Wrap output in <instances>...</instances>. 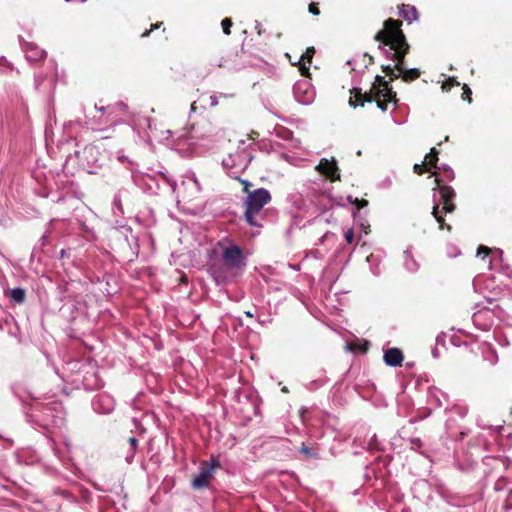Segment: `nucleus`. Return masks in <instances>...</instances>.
I'll return each instance as SVG.
<instances>
[{
    "instance_id": "40",
    "label": "nucleus",
    "mask_w": 512,
    "mask_h": 512,
    "mask_svg": "<svg viewBox=\"0 0 512 512\" xmlns=\"http://www.w3.org/2000/svg\"><path fill=\"white\" fill-rule=\"evenodd\" d=\"M149 34V31H146L145 33H143L142 36H147Z\"/></svg>"
},
{
    "instance_id": "5",
    "label": "nucleus",
    "mask_w": 512,
    "mask_h": 512,
    "mask_svg": "<svg viewBox=\"0 0 512 512\" xmlns=\"http://www.w3.org/2000/svg\"><path fill=\"white\" fill-rule=\"evenodd\" d=\"M222 257L225 264L231 268H238L244 264L243 252L236 245L225 247L222 253Z\"/></svg>"
},
{
    "instance_id": "4",
    "label": "nucleus",
    "mask_w": 512,
    "mask_h": 512,
    "mask_svg": "<svg viewBox=\"0 0 512 512\" xmlns=\"http://www.w3.org/2000/svg\"><path fill=\"white\" fill-rule=\"evenodd\" d=\"M219 467V463L216 460H212L210 463L204 461L199 467L198 473L194 476L192 486L195 489H201L207 487L213 478L215 470Z\"/></svg>"
},
{
    "instance_id": "20",
    "label": "nucleus",
    "mask_w": 512,
    "mask_h": 512,
    "mask_svg": "<svg viewBox=\"0 0 512 512\" xmlns=\"http://www.w3.org/2000/svg\"><path fill=\"white\" fill-rule=\"evenodd\" d=\"M213 277L218 283H223L225 281V277L215 270L213 271Z\"/></svg>"
},
{
    "instance_id": "1",
    "label": "nucleus",
    "mask_w": 512,
    "mask_h": 512,
    "mask_svg": "<svg viewBox=\"0 0 512 512\" xmlns=\"http://www.w3.org/2000/svg\"><path fill=\"white\" fill-rule=\"evenodd\" d=\"M400 26L401 22L398 20H386L384 28L376 34L375 40L382 42L385 46H389L388 53L396 61V71H399L403 80L408 82L417 79L420 76V71L415 68H404V59L409 51V45Z\"/></svg>"
},
{
    "instance_id": "15",
    "label": "nucleus",
    "mask_w": 512,
    "mask_h": 512,
    "mask_svg": "<svg viewBox=\"0 0 512 512\" xmlns=\"http://www.w3.org/2000/svg\"><path fill=\"white\" fill-rule=\"evenodd\" d=\"M432 214L435 217L436 221L440 224V229H443L444 228V218L442 215L439 214V208H438L437 204L434 205Z\"/></svg>"
},
{
    "instance_id": "32",
    "label": "nucleus",
    "mask_w": 512,
    "mask_h": 512,
    "mask_svg": "<svg viewBox=\"0 0 512 512\" xmlns=\"http://www.w3.org/2000/svg\"><path fill=\"white\" fill-rule=\"evenodd\" d=\"M210 99H211V105H212V106L217 105V103H218V102H217V99H216V97H215V96H211V98H210Z\"/></svg>"
},
{
    "instance_id": "42",
    "label": "nucleus",
    "mask_w": 512,
    "mask_h": 512,
    "mask_svg": "<svg viewBox=\"0 0 512 512\" xmlns=\"http://www.w3.org/2000/svg\"><path fill=\"white\" fill-rule=\"evenodd\" d=\"M282 391H283V392H287L288 390H287V388H286V387H284V388L282 389Z\"/></svg>"
},
{
    "instance_id": "10",
    "label": "nucleus",
    "mask_w": 512,
    "mask_h": 512,
    "mask_svg": "<svg viewBox=\"0 0 512 512\" xmlns=\"http://www.w3.org/2000/svg\"><path fill=\"white\" fill-rule=\"evenodd\" d=\"M315 53L314 47L307 48L306 52L301 56L300 61L303 62L300 65V70L303 75L307 76L309 73V67L306 66V63L310 64Z\"/></svg>"
},
{
    "instance_id": "31",
    "label": "nucleus",
    "mask_w": 512,
    "mask_h": 512,
    "mask_svg": "<svg viewBox=\"0 0 512 512\" xmlns=\"http://www.w3.org/2000/svg\"><path fill=\"white\" fill-rule=\"evenodd\" d=\"M450 81H451L450 84L445 83V84L442 85V89L443 90H448L450 88V86L453 85V81L452 80H450Z\"/></svg>"
},
{
    "instance_id": "6",
    "label": "nucleus",
    "mask_w": 512,
    "mask_h": 512,
    "mask_svg": "<svg viewBox=\"0 0 512 512\" xmlns=\"http://www.w3.org/2000/svg\"><path fill=\"white\" fill-rule=\"evenodd\" d=\"M316 170L331 181L340 180L339 169L334 159L322 158L316 166Z\"/></svg>"
},
{
    "instance_id": "2",
    "label": "nucleus",
    "mask_w": 512,
    "mask_h": 512,
    "mask_svg": "<svg viewBox=\"0 0 512 512\" xmlns=\"http://www.w3.org/2000/svg\"><path fill=\"white\" fill-rule=\"evenodd\" d=\"M355 98L362 100V102L375 101L377 106L385 111L387 109L388 102H396V93L389 86V83L384 80L381 76H376L375 83L371 87L369 92L362 94L360 91H356ZM363 105V103H361Z\"/></svg>"
},
{
    "instance_id": "23",
    "label": "nucleus",
    "mask_w": 512,
    "mask_h": 512,
    "mask_svg": "<svg viewBox=\"0 0 512 512\" xmlns=\"http://www.w3.org/2000/svg\"><path fill=\"white\" fill-rule=\"evenodd\" d=\"M309 12L314 14V15H318L319 14V9L317 7V5L315 3H311L309 5Z\"/></svg>"
},
{
    "instance_id": "17",
    "label": "nucleus",
    "mask_w": 512,
    "mask_h": 512,
    "mask_svg": "<svg viewBox=\"0 0 512 512\" xmlns=\"http://www.w3.org/2000/svg\"><path fill=\"white\" fill-rule=\"evenodd\" d=\"M306 457H315L316 456V453L313 452V450L307 446H305L304 444L302 445L301 447V450H300Z\"/></svg>"
},
{
    "instance_id": "33",
    "label": "nucleus",
    "mask_w": 512,
    "mask_h": 512,
    "mask_svg": "<svg viewBox=\"0 0 512 512\" xmlns=\"http://www.w3.org/2000/svg\"><path fill=\"white\" fill-rule=\"evenodd\" d=\"M411 443H412V445H417V446H420V444H421L419 439H412Z\"/></svg>"
},
{
    "instance_id": "30",
    "label": "nucleus",
    "mask_w": 512,
    "mask_h": 512,
    "mask_svg": "<svg viewBox=\"0 0 512 512\" xmlns=\"http://www.w3.org/2000/svg\"><path fill=\"white\" fill-rule=\"evenodd\" d=\"M129 442H130V444H131V446H132V447H136V445H137V440H136V438H134V437L130 438V439H129Z\"/></svg>"
},
{
    "instance_id": "22",
    "label": "nucleus",
    "mask_w": 512,
    "mask_h": 512,
    "mask_svg": "<svg viewBox=\"0 0 512 512\" xmlns=\"http://www.w3.org/2000/svg\"><path fill=\"white\" fill-rule=\"evenodd\" d=\"M424 166L425 164H415L414 165V172L417 174H422L424 172Z\"/></svg>"
},
{
    "instance_id": "3",
    "label": "nucleus",
    "mask_w": 512,
    "mask_h": 512,
    "mask_svg": "<svg viewBox=\"0 0 512 512\" xmlns=\"http://www.w3.org/2000/svg\"><path fill=\"white\" fill-rule=\"evenodd\" d=\"M270 200L271 195L269 191L264 188H259L252 193H249L245 201V219L251 226H261L257 222L256 216L260 213L262 208L270 202Z\"/></svg>"
},
{
    "instance_id": "18",
    "label": "nucleus",
    "mask_w": 512,
    "mask_h": 512,
    "mask_svg": "<svg viewBox=\"0 0 512 512\" xmlns=\"http://www.w3.org/2000/svg\"><path fill=\"white\" fill-rule=\"evenodd\" d=\"M237 179H238V180L241 182V184L243 185V191H244V192L247 194V196H248V195H249V193H251V192H250V190H249V188L252 186V184H251L249 181H247V180L240 179V178H237Z\"/></svg>"
},
{
    "instance_id": "26",
    "label": "nucleus",
    "mask_w": 512,
    "mask_h": 512,
    "mask_svg": "<svg viewBox=\"0 0 512 512\" xmlns=\"http://www.w3.org/2000/svg\"><path fill=\"white\" fill-rule=\"evenodd\" d=\"M406 267H407L409 270L414 271V270H416V268H417V264L415 263V261H414V260H411V261H409V262H407V263H406Z\"/></svg>"
},
{
    "instance_id": "27",
    "label": "nucleus",
    "mask_w": 512,
    "mask_h": 512,
    "mask_svg": "<svg viewBox=\"0 0 512 512\" xmlns=\"http://www.w3.org/2000/svg\"><path fill=\"white\" fill-rule=\"evenodd\" d=\"M232 157L229 156L228 159H224L223 160V166L226 167V168H231L232 167Z\"/></svg>"
},
{
    "instance_id": "11",
    "label": "nucleus",
    "mask_w": 512,
    "mask_h": 512,
    "mask_svg": "<svg viewBox=\"0 0 512 512\" xmlns=\"http://www.w3.org/2000/svg\"><path fill=\"white\" fill-rule=\"evenodd\" d=\"M400 15L409 22L416 20L418 17L416 8L405 4H402L400 7Z\"/></svg>"
},
{
    "instance_id": "13",
    "label": "nucleus",
    "mask_w": 512,
    "mask_h": 512,
    "mask_svg": "<svg viewBox=\"0 0 512 512\" xmlns=\"http://www.w3.org/2000/svg\"><path fill=\"white\" fill-rule=\"evenodd\" d=\"M438 151L436 148H432L430 153L425 156L424 164L427 167V171L430 170V167H436V163L438 161Z\"/></svg>"
},
{
    "instance_id": "28",
    "label": "nucleus",
    "mask_w": 512,
    "mask_h": 512,
    "mask_svg": "<svg viewBox=\"0 0 512 512\" xmlns=\"http://www.w3.org/2000/svg\"><path fill=\"white\" fill-rule=\"evenodd\" d=\"M393 69L391 65H387L383 67V71L389 76L390 73H393Z\"/></svg>"
},
{
    "instance_id": "25",
    "label": "nucleus",
    "mask_w": 512,
    "mask_h": 512,
    "mask_svg": "<svg viewBox=\"0 0 512 512\" xmlns=\"http://www.w3.org/2000/svg\"><path fill=\"white\" fill-rule=\"evenodd\" d=\"M354 203L357 205L358 209H361L368 204V202L364 199H362V200L355 199Z\"/></svg>"
},
{
    "instance_id": "7",
    "label": "nucleus",
    "mask_w": 512,
    "mask_h": 512,
    "mask_svg": "<svg viewBox=\"0 0 512 512\" xmlns=\"http://www.w3.org/2000/svg\"><path fill=\"white\" fill-rule=\"evenodd\" d=\"M294 95L297 101L302 104L312 103L315 97V93L307 81L296 83L294 86Z\"/></svg>"
},
{
    "instance_id": "29",
    "label": "nucleus",
    "mask_w": 512,
    "mask_h": 512,
    "mask_svg": "<svg viewBox=\"0 0 512 512\" xmlns=\"http://www.w3.org/2000/svg\"><path fill=\"white\" fill-rule=\"evenodd\" d=\"M396 69H393V73H390L389 76L391 78V80H394V79H397L399 76H401V74L399 73V71H397V73L395 72Z\"/></svg>"
},
{
    "instance_id": "37",
    "label": "nucleus",
    "mask_w": 512,
    "mask_h": 512,
    "mask_svg": "<svg viewBox=\"0 0 512 512\" xmlns=\"http://www.w3.org/2000/svg\"><path fill=\"white\" fill-rule=\"evenodd\" d=\"M85 151H89V152H92L93 151V148H89V149H85Z\"/></svg>"
},
{
    "instance_id": "21",
    "label": "nucleus",
    "mask_w": 512,
    "mask_h": 512,
    "mask_svg": "<svg viewBox=\"0 0 512 512\" xmlns=\"http://www.w3.org/2000/svg\"><path fill=\"white\" fill-rule=\"evenodd\" d=\"M490 252V249L486 246H480L478 248L477 255L480 256L482 253H484L485 256H487Z\"/></svg>"
},
{
    "instance_id": "41",
    "label": "nucleus",
    "mask_w": 512,
    "mask_h": 512,
    "mask_svg": "<svg viewBox=\"0 0 512 512\" xmlns=\"http://www.w3.org/2000/svg\"><path fill=\"white\" fill-rule=\"evenodd\" d=\"M99 110L103 112L105 110V108L104 107H100Z\"/></svg>"
},
{
    "instance_id": "14",
    "label": "nucleus",
    "mask_w": 512,
    "mask_h": 512,
    "mask_svg": "<svg viewBox=\"0 0 512 512\" xmlns=\"http://www.w3.org/2000/svg\"><path fill=\"white\" fill-rule=\"evenodd\" d=\"M11 299L16 303H23L25 301V290L22 288H15L10 292Z\"/></svg>"
},
{
    "instance_id": "8",
    "label": "nucleus",
    "mask_w": 512,
    "mask_h": 512,
    "mask_svg": "<svg viewBox=\"0 0 512 512\" xmlns=\"http://www.w3.org/2000/svg\"><path fill=\"white\" fill-rule=\"evenodd\" d=\"M440 196L443 202V211L446 213L453 212L455 210V205L452 203L455 197L454 190L449 186H442L440 187Z\"/></svg>"
},
{
    "instance_id": "12",
    "label": "nucleus",
    "mask_w": 512,
    "mask_h": 512,
    "mask_svg": "<svg viewBox=\"0 0 512 512\" xmlns=\"http://www.w3.org/2000/svg\"><path fill=\"white\" fill-rule=\"evenodd\" d=\"M45 56H46L45 51L41 50L37 47L31 46L26 50V58L29 61H38V60L43 59Z\"/></svg>"
},
{
    "instance_id": "9",
    "label": "nucleus",
    "mask_w": 512,
    "mask_h": 512,
    "mask_svg": "<svg viewBox=\"0 0 512 512\" xmlns=\"http://www.w3.org/2000/svg\"><path fill=\"white\" fill-rule=\"evenodd\" d=\"M384 362L389 366H400L403 362V354L398 348H390L384 353Z\"/></svg>"
},
{
    "instance_id": "24",
    "label": "nucleus",
    "mask_w": 512,
    "mask_h": 512,
    "mask_svg": "<svg viewBox=\"0 0 512 512\" xmlns=\"http://www.w3.org/2000/svg\"><path fill=\"white\" fill-rule=\"evenodd\" d=\"M463 89H464L463 99H468L469 101H471L470 96H469L471 94L470 88L467 85H464Z\"/></svg>"
},
{
    "instance_id": "35",
    "label": "nucleus",
    "mask_w": 512,
    "mask_h": 512,
    "mask_svg": "<svg viewBox=\"0 0 512 512\" xmlns=\"http://www.w3.org/2000/svg\"><path fill=\"white\" fill-rule=\"evenodd\" d=\"M245 314H246L248 317H253V314H252L250 311L245 312Z\"/></svg>"
},
{
    "instance_id": "38",
    "label": "nucleus",
    "mask_w": 512,
    "mask_h": 512,
    "mask_svg": "<svg viewBox=\"0 0 512 512\" xmlns=\"http://www.w3.org/2000/svg\"><path fill=\"white\" fill-rule=\"evenodd\" d=\"M438 355V352L433 351V356L436 357Z\"/></svg>"
},
{
    "instance_id": "39",
    "label": "nucleus",
    "mask_w": 512,
    "mask_h": 512,
    "mask_svg": "<svg viewBox=\"0 0 512 512\" xmlns=\"http://www.w3.org/2000/svg\"><path fill=\"white\" fill-rule=\"evenodd\" d=\"M438 355V352L433 351V356L436 357Z\"/></svg>"
},
{
    "instance_id": "34",
    "label": "nucleus",
    "mask_w": 512,
    "mask_h": 512,
    "mask_svg": "<svg viewBox=\"0 0 512 512\" xmlns=\"http://www.w3.org/2000/svg\"><path fill=\"white\" fill-rule=\"evenodd\" d=\"M349 103H350V105H351V106H354V107L356 106V104L354 103V101H353V99H352V98H350Z\"/></svg>"
},
{
    "instance_id": "36",
    "label": "nucleus",
    "mask_w": 512,
    "mask_h": 512,
    "mask_svg": "<svg viewBox=\"0 0 512 512\" xmlns=\"http://www.w3.org/2000/svg\"><path fill=\"white\" fill-rule=\"evenodd\" d=\"M158 26H159L158 24H155L152 26V29H156V28H158Z\"/></svg>"
},
{
    "instance_id": "16",
    "label": "nucleus",
    "mask_w": 512,
    "mask_h": 512,
    "mask_svg": "<svg viewBox=\"0 0 512 512\" xmlns=\"http://www.w3.org/2000/svg\"><path fill=\"white\" fill-rule=\"evenodd\" d=\"M222 28H223V32L226 34V35H229L230 34V28L232 26V21L231 19L229 18H225L222 20Z\"/></svg>"
},
{
    "instance_id": "19",
    "label": "nucleus",
    "mask_w": 512,
    "mask_h": 512,
    "mask_svg": "<svg viewBox=\"0 0 512 512\" xmlns=\"http://www.w3.org/2000/svg\"><path fill=\"white\" fill-rule=\"evenodd\" d=\"M345 240L347 243L351 244L354 241V231L353 229H348L344 234Z\"/></svg>"
}]
</instances>
